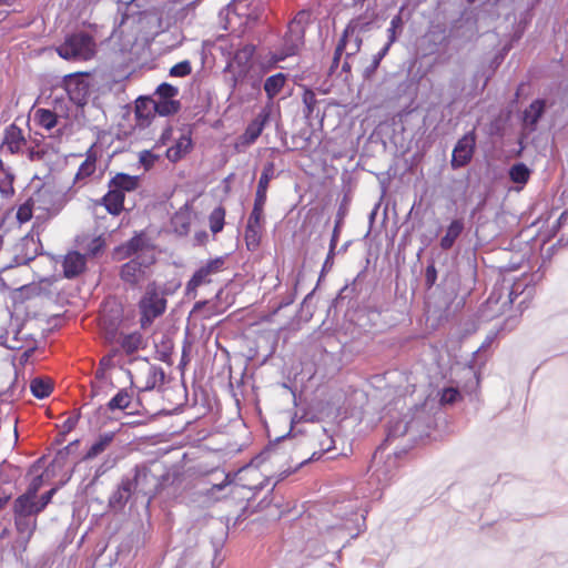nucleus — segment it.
<instances>
[{
    "label": "nucleus",
    "mask_w": 568,
    "mask_h": 568,
    "mask_svg": "<svg viewBox=\"0 0 568 568\" xmlns=\"http://www.w3.org/2000/svg\"><path fill=\"white\" fill-rule=\"evenodd\" d=\"M302 102L304 104L303 114L305 119L313 120L321 118V120H323V114H321L318 108L320 101L317 100L316 94L313 90L303 87Z\"/></svg>",
    "instance_id": "25"
},
{
    "label": "nucleus",
    "mask_w": 568,
    "mask_h": 568,
    "mask_svg": "<svg viewBox=\"0 0 568 568\" xmlns=\"http://www.w3.org/2000/svg\"><path fill=\"white\" fill-rule=\"evenodd\" d=\"M287 75L278 72L268 77L264 82V91L268 100H273L284 88Z\"/></svg>",
    "instance_id": "31"
},
{
    "label": "nucleus",
    "mask_w": 568,
    "mask_h": 568,
    "mask_svg": "<svg viewBox=\"0 0 568 568\" xmlns=\"http://www.w3.org/2000/svg\"><path fill=\"white\" fill-rule=\"evenodd\" d=\"M229 476L221 484L213 485L209 490L207 495L213 496L216 491H221L226 486L231 485L234 488L242 487L251 491L261 490L265 484L264 479L261 478L260 470L254 466H247L242 468L237 474L236 481H229Z\"/></svg>",
    "instance_id": "6"
},
{
    "label": "nucleus",
    "mask_w": 568,
    "mask_h": 568,
    "mask_svg": "<svg viewBox=\"0 0 568 568\" xmlns=\"http://www.w3.org/2000/svg\"><path fill=\"white\" fill-rule=\"evenodd\" d=\"M132 398L133 393L122 388L109 400L108 408L110 410L126 409L130 406Z\"/></svg>",
    "instance_id": "34"
},
{
    "label": "nucleus",
    "mask_w": 568,
    "mask_h": 568,
    "mask_svg": "<svg viewBox=\"0 0 568 568\" xmlns=\"http://www.w3.org/2000/svg\"><path fill=\"white\" fill-rule=\"evenodd\" d=\"M226 262V256H216L207 260L196 268L191 278L186 282L185 295L195 298L200 286L212 284L220 273L227 270Z\"/></svg>",
    "instance_id": "4"
},
{
    "label": "nucleus",
    "mask_w": 568,
    "mask_h": 568,
    "mask_svg": "<svg viewBox=\"0 0 568 568\" xmlns=\"http://www.w3.org/2000/svg\"><path fill=\"white\" fill-rule=\"evenodd\" d=\"M89 73L78 72L63 78V87L70 100L77 105H84L90 94Z\"/></svg>",
    "instance_id": "9"
},
{
    "label": "nucleus",
    "mask_w": 568,
    "mask_h": 568,
    "mask_svg": "<svg viewBox=\"0 0 568 568\" xmlns=\"http://www.w3.org/2000/svg\"><path fill=\"white\" fill-rule=\"evenodd\" d=\"M134 114L140 126L148 125L156 114L155 100L151 98H139L135 101Z\"/></svg>",
    "instance_id": "21"
},
{
    "label": "nucleus",
    "mask_w": 568,
    "mask_h": 568,
    "mask_svg": "<svg viewBox=\"0 0 568 568\" xmlns=\"http://www.w3.org/2000/svg\"><path fill=\"white\" fill-rule=\"evenodd\" d=\"M267 200V190L256 187L255 199L253 203V209L255 211L264 212V206Z\"/></svg>",
    "instance_id": "47"
},
{
    "label": "nucleus",
    "mask_w": 568,
    "mask_h": 568,
    "mask_svg": "<svg viewBox=\"0 0 568 568\" xmlns=\"http://www.w3.org/2000/svg\"><path fill=\"white\" fill-rule=\"evenodd\" d=\"M28 158L30 161L40 160L43 158V152L36 151L33 148L28 150Z\"/></svg>",
    "instance_id": "57"
},
{
    "label": "nucleus",
    "mask_w": 568,
    "mask_h": 568,
    "mask_svg": "<svg viewBox=\"0 0 568 568\" xmlns=\"http://www.w3.org/2000/svg\"><path fill=\"white\" fill-rule=\"evenodd\" d=\"M407 7L406 6H403L400 9H399V12L393 17V19L390 20V26L389 28L387 29V38H388V41L386 44L390 45L397 40V36L402 33L403 31V27H404V14H405V11H406Z\"/></svg>",
    "instance_id": "33"
},
{
    "label": "nucleus",
    "mask_w": 568,
    "mask_h": 568,
    "mask_svg": "<svg viewBox=\"0 0 568 568\" xmlns=\"http://www.w3.org/2000/svg\"><path fill=\"white\" fill-rule=\"evenodd\" d=\"M191 223L192 212L186 205L176 211L171 219V225L178 235H186L190 232Z\"/></svg>",
    "instance_id": "24"
},
{
    "label": "nucleus",
    "mask_w": 568,
    "mask_h": 568,
    "mask_svg": "<svg viewBox=\"0 0 568 568\" xmlns=\"http://www.w3.org/2000/svg\"><path fill=\"white\" fill-rule=\"evenodd\" d=\"M343 53H344L343 51H337V48L335 49L334 57H333V60H332V64L329 67V73L331 74L334 73L335 70L338 68L339 60H341Z\"/></svg>",
    "instance_id": "55"
},
{
    "label": "nucleus",
    "mask_w": 568,
    "mask_h": 568,
    "mask_svg": "<svg viewBox=\"0 0 568 568\" xmlns=\"http://www.w3.org/2000/svg\"><path fill=\"white\" fill-rule=\"evenodd\" d=\"M155 93L159 99L173 100V98L179 93V90L172 84L164 82L158 87Z\"/></svg>",
    "instance_id": "44"
},
{
    "label": "nucleus",
    "mask_w": 568,
    "mask_h": 568,
    "mask_svg": "<svg viewBox=\"0 0 568 568\" xmlns=\"http://www.w3.org/2000/svg\"><path fill=\"white\" fill-rule=\"evenodd\" d=\"M168 301L163 291L155 282L146 285L145 292L138 303L140 313V326L145 329L165 313Z\"/></svg>",
    "instance_id": "2"
},
{
    "label": "nucleus",
    "mask_w": 568,
    "mask_h": 568,
    "mask_svg": "<svg viewBox=\"0 0 568 568\" xmlns=\"http://www.w3.org/2000/svg\"><path fill=\"white\" fill-rule=\"evenodd\" d=\"M390 45L385 44L384 48L374 57L373 63H372V70H376L382 61V59L387 54Z\"/></svg>",
    "instance_id": "53"
},
{
    "label": "nucleus",
    "mask_w": 568,
    "mask_h": 568,
    "mask_svg": "<svg viewBox=\"0 0 568 568\" xmlns=\"http://www.w3.org/2000/svg\"><path fill=\"white\" fill-rule=\"evenodd\" d=\"M155 262V254L136 255L121 265L119 276L121 281L130 287H140L141 284L151 275V267Z\"/></svg>",
    "instance_id": "5"
},
{
    "label": "nucleus",
    "mask_w": 568,
    "mask_h": 568,
    "mask_svg": "<svg viewBox=\"0 0 568 568\" xmlns=\"http://www.w3.org/2000/svg\"><path fill=\"white\" fill-rule=\"evenodd\" d=\"M124 200L125 194L110 187V190L100 200L94 202V206H104L109 214L118 216L124 210Z\"/></svg>",
    "instance_id": "17"
},
{
    "label": "nucleus",
    "mask_w": 568,
    "mask_h": 568,
    "mask_svg": "<svg viewBox=\"0 0 568 568\" xmlns=\"http://www.w3.org/2000/svg\"><path fill=\"white\" fill-rule=\"evenodd\" d=\"M425 280L428 286H433L437 280V271L434 264L426 267Z\"/></svg>",
    "instance_id": "50"
},
{
    "label": "nucleus",
    "mask_w": 568,
    "mask_h": 568,
    "mask_svg": "<svg viewBox=\"0 0 568 568\" xmlns=\"http://www.w3.org/2000/svg\"><path fill=\"white\" fill-rule=\"evenodd\" d=\"M517 296V292L515 291V286L511 287L508 294V303H513Z\"/></svg>",
    "instance_id": "60"
},
{
    "label": "nucleus",
    "mask_w": 568,
    "mask_h": 568,
    "mask_svg": "<svg viewBox=\"0 0 568 568\" xmlns=\"http://www.w3.org/2000/svg\"><path fill=\"white\" fill-rule=\"evenodd\" d=\"M459 396V392L457 388L454 387H447L444 388L440 395V403L442 404H453L457 400Z\"/></svg>",
    "instance_id": "49"
},
{
    "label": "nucleus",
    "mask_w": 568,
    "mask_h": 568,
    "mask_svg": "<svg viewBox=\"0 0 568 568\" xmlns=\"http://www.w3.org/2000/svg\"><path fill=\"white\" fill-rule=\"evenodd\" d=\"M362 47V38L356 33V27L349 23L337 44V51H343L346 58L355 55Z\"/></svg>",
    "instance_id": "15"
},
{
    "label": "nucleus",
    "mask_w": 568,
    "mask_h": 568,
    "mask_svg": "<svg viewBox=\"0 0 568 568\" xmlns=\"http://www.w3.org/2000/svg\"><path fill=\"white\" fill-rule=\"evenodd\" d=\"M203 313V318H210L216 314L213 306L210 305L209 301H199L192 308V314Z\"/></svg>",
    "instance_id": "45"
},
{
    "label": "nucleus",
    "mask_w": 568,
    "mask_h": 568,
    "mask_svg": "<svg viewBox=\"0 0 568 568\" xmlns=\"http://www.w3.org/2000/svg\"><path fill=\"white\" fill-rule=\"evenodd\" d=\"M342 69H343V71H345V72H349V71H351L352 65H351V63L347 61V59L344 61V63H343V65H342Z\"/></svg>",
    "instance_id": "61"
},
{
    "label": "nucleus",
    "mask_w": 568,
    "mask_h": 568,
    "mask_svg": "<svg viewBox=\"0 0 568 568\" xmlns=\"http://www.w3.org/2000/svg\"><path fill=\"white\" fill-rule=\"evenodd\" d=\"M508 174L511 182L519 184V190H521L528 183L531 171L525 163L519 162L510 166Z\"/></svg>",
    "instance_id": "32"
},
{
    "label": "nucleus",
    "mask_w": 568,
    "mask_h": 568,
    "mask_svg": "<svg viewBox=\"0 0 568 568\" xmlns=\"http://www.w3.org/2000/svg\"><path fill=\"white\" fill-rule=\"evenodd\" d=\"M267 112H260L246 126L245 131L235 140L234 150L237 153L245 152L262 134L268 121Z\"/></svg>",
    "instance_id": "10"
},
{
    "label": "nucleus",
    "mask_w": 568,
    "mask_h": 568,
    "mask_svg": "<svg viewBox=\"0 0 568 568\" xmlns=\"http://www.w3.org/2000/svg\"><path fill=\"white\" fill-rule=\"evenodd\" d=\"M225 209L220 205L215 207L209 216L210 230L213 234L220 233L225 224Z\"/></svg>",
    "instance_id": "36"
},
{
    "label": "nucleus",
    "mask_w": 568,
    "mask_h": 568,
    "mask_svg": "<svg viewBox=\"0 0 568 568\" xmlns=\"http://www.w3.org/2000/svg\"><path fill=\"white\" fill-rule=\"evenodd\" d=\"M305 32L303 29L288 23L287 31L283 38V52L275 59L276 62L294 55L304 42Z\"/></svg>",
    "instance_id": "14"
},
{
    "label": "nucleus",
    "mask_w": 568,
    "mask_h": 568,
    "mask_svg": "<svg viewBox=\"0 0 568 568\" xmlns=\"http://www.w3.org/2000/svg\"><path fill=\"white\" fill-rule=\"evenodd\" d=\"M255 52L256 47L246 43L236 49L227 61L224 72L229 74V85L233 91L248 81L252 82L253 88L258 85L261 77L253 75Z\"/></svg>",
    "instance_id": "1"
},
{
    "label": "nucleus",
    "mask_w": 568,
    "mask_h": 568,
    "mask_svg": "<svg viewBox=\"0 0 568 568\" xmlns=\"http://www.w3.org/2000/svg\"><path fill=\"white\" fill-rule=\"evenodd\" d=\"M105 241L102 236H95L89 241V243L85 245L84 251L85 254L90 256H97L99 253H101L104 250Z\"/></svg>",
    "instance_id": "42"
},
{
    "label": "nucleus",
    "mask_w": 568,
    "mask_h": 568,
    "mask_svg": "<svg viewBox=\"0 0 568 568\" xmlns=\"http://www.w3.org/2000/svg\"><path fill=\"white\" fill-rule=\"evenodd\" d=\"M55 493H57V488H51L49 491H47L45 494H43L41 496V499L38 503L39 511H42L47 507V505L51 501V499Z\"/></svg>",
    "instance_id": "52"
},
{
    "label": "nucleus",
    "mask_w": 568,
    "mask_h": 568,
    "mask_svg": "<svg viewBox=\"0 0 568 568\" xmlns=\"http://www.w3.org/2000/svg\"><path fill=\"white\" fill-rule=\"evenodd\" d=\"M34 210H36V206L30 196L22 204H20L17 209L16 219H17L18 223L20 225L28 223L32 219Z\"/></svg>",
    "instance_id": "38"
},
{
    "label": "nucleus",
    "mask_w": 568,
    "mask_h": 568,
    "mask_svg": "<svg viewBox=\"0 0 568 568\" xmlns=\"http://www.w3.org/2000/svg\"><path fill=\"white\" fill-rule=\"evenodd\" d=\"M164 372L161 367L144 364L138 373L131 374V385L138 389V392H148L154 389L156 386L164 383Z\"/></svg>",
    "instance_id": "8"
},
{
    "label": "nucleus",
    "mask_w": 568,
    "mask_h": 568,
    "mask_svg": "<svg viewBox=\"0 0 568 568\" xmlns=\"http://www.w3.org/2000/svg\"><path fill=\"white\" fill-rule=\"evenodd\" d=\"M310 20L311 12L307 10H301L288 23L300 29H303V31L305 32V27L310 23Z\"/></svg>",
    "instance_id": "46"
},
{
    "label": "nucleus",
    "mask_w": 568,
    "mask_h": 568,
    "mask_svg": "<svg viewBox=\"0 0 568 568\" xmlns=\"http://www.w3.org/2000/svg\"><path fill=\"white\" fill-rule=\"evenodd\" d=\"M193 149L191 134H182L175 143L166 150V158L172 163H176L189 154Z\"/></svg>",
    "instance_id": "22"
},
{
    "label": "nucleus",
    "mask_w": 568,
    "mask_h": 568,
    "mask_svg": "<svg viewBox=\"0 0 568 568\" xmlns=\"http://www.w3.org/2000/svg\"><path fill=\"white\" fill-rule=\"evenodd\" d=\"M41 485H42L41 477L33 478V480L31 481V484L28 487V490L24 494L32 498H36Z\"/></svg>",
    "instance_id": "51"
},
{
    "label": "nucleus",
    "mask_w": 568,
    "mask_h": 568,
    "mask_svg": "<svg viewBox=\"0 0 568 568\" xmlns=\"http://www.w3.org/2000/svg\"><path fill=\"white\" fill-rule=\"evenodd\" d=\"M55 52L64 60L88 61L94 57L97 45L92 36L81 31L67 36Z\"/></svg>",
    "instance_id": "3"
},
{
    "label": "nucleus",
    "mask_w": 568,
    "mask_h": 568,
    "mask_svg": "<svg viewBox=\"0 0 568 568\" xmlns=\"http://www.w3.org/2000/svg\"><path fill=\"white\" fill-rule=\"evenodd\" d=\"M264 212L252 210L244 232V240L248 251L253 252L260 247L264 232Z\"/></svg>",
    "instance_id": "13"
},
{
    "label": "nucleus",
    "mask_w": 568,
    "mask_h": 568,
    "mask_svg": "<svg viewBox=\"0 0 568 568\" xmlns=\"http://www.w3.org/2000/svg\"><path fill=\"white\" fill-rule=\"evenodd\" d=\"M118 343L120 344L122 351L126 355L134 354L139 349L144 348V338L140 332H133L130 334H121L119 336Z\"/></svg>",
    "instance_id": "28"
},
{
    "label": "nucleus",
    "mask_w": 568,
    "mask_h": 568,
    "mask_svg": "<svg viewBox=\"0 0 568 568\" xmlns=\"http://www.w3.org/2000/svg\"><path fill=\"white\" fill-rule=\"evenodd\" d=\"M159 156L156 154H153L151 151L149 150H144L140 153V163L142 164V166L145 169V170H150L154 164L155 162L158 161Z\"/></svg>",
    "instance_id": "48"
},
{
    "label": "nucleus",
    "mask_w": 568,
    "mask_h": 568,
    "mask_svg": "<svg viewBox=\"0 0 568 568\" xmlns=\"http://www.w3.org/2000/svg\"><path fill=\"white\" fill-rule=\"evenodd\" d=\"M139 178L126 173H116L109 182V187L118 190V192L125 194V192L135 191L139 187Z\"/></svg>",
    "instance_id": "26"
},
{
    "label": "nucleus",
    "mask_w": 568,
    "mask_h": 568,
    "mask_svg": "<svg viewBox=\"0 0 568 568\" xmlns=\"http://www.w3.org/2000/svg\"><path fill=\"white\" fill-rule=\"evenodd\" d=\"M248 3L247 2H229L226 6V13L235 14L239 17H245V23L250 20L256 19V17H252L251 13L247 12Z\"/></svg>",
    "instance_id": "40"
},
{
    "label": "nucleus",
    "mask_w": 568,
    "mask_h": 568,
    "mask_svg": "<svg viewBox=\"0 0 568 568\" xmlns=\"http://www.w3.org/2000/svg\"><path fill=\"white\" fill-rule=\"evenodd\" d=\"M275 165L273 162L265 163L261 173L257 187L267 190L271 180L274 178Z\"/></svg>",
    "instance_id": "41"
},
{
    "label": "nucleus",
    "mask_w": 568,
    "mask_h": 568,
    "mask_svg": "<svg viewBox=\"0 0 568 568\" xmlns=\"http://www.w3.org/2000/svg\"><path fill=\"white\" fill-rule=\"evenodd\" d=\"M464 221L462 219L453 220L446 229L445 235L440 239V247L445 251L453 247L456 240L464 231Z\"/></svg>",
    "instance_id": "29"
},
{
    "label": "nucleus",
    "mask_w": 568,
    "mask_h": 568,
    "mask_svg": "<svg viewBox=\"0 0 568 568\" xmlns=\"http://www.w3.org/2000/svg\"><path fill=\"white\" fill-rule=\"evenodd\" d=\"M27 144V140L23 136L22 130L16 125L10 124L6 128L2 140V148L9 151L11 154H16L22 151V148Z\"/></svg>",
    "instance_id": "16"
},
{
    "label": "nucleus",
    "mask_w": 568,
    "mask_h": 568,
    "mask_svg": "<svg viewBox=\"0 0 568 568\" xmlns=\"http://www.w3.org/2000/svg\"><path fill=\"white\" fill-rule=\"evenodd\" d=\"M141 476L145 477L146 474L136 470L133 479H130V478L122 479L116 491L113 494V496L111 498V504L124 506L126 504V501L130 499L133 490L136 488L138 481L141 478Z\"/></svg>",
    "instance_id": "18"
},
{
    "label": "nucleus",
    "mask_w": 568,
    "mask_h": 568,
    "mask_svg": "<svg viewBox=\"0 0 568 568\" xmlns=\"http://www.w3.org/2000/svg\"><path fill=\"white\" fill-rule=\"evenodd\" d=\"M31 199L36 210L42 212L41 217L57 215L65 204L63 195L48 187L38 189Z\"/></svg>",
    "instance_id": "7"
},
{
    "label": "nucleus",
    "mask_w": 568,
    "mask_h": 568,
    "mask_svg": "<svg viewBox=\"0 0 568 568\" xmlns=\"http://www.w3.org/2000/svg\"><path fill=\"white\" fill-rule=\"evenodd\" d=\"M38 503L34 498L23 494L19 496L14 501V514L17 517H29L33 514H39Z\"/></svg>",
    "instance_id": "30"
},
{
    "label": "nucleus",
    "mask_w": 568,
    "mask_h": 568,
    "mask_svg": "<svg viewBox=\"0 0 568 568\" xmlns=\"http://www.w3.org/2000/svg\"><path fill=\"white\" fill-rule=\"evenodd\" d=\"M337 241H338V232H337V227H335L334 234H333V236L331 239V243H329V246H332V251H335Z\"/></svg>",
    "instance_id": "59"
},
{
    "label": "nucleus",
    "mask_w": 568,
    "mask_h": 568,
    "mask_svg": "<svg viewBox=\"0 0 568 568\" xmlns=\"http://www.w3.org/2000/svg\"><path fill=\"white\" fill-rule=\"evenodd\" d=\"M334 255H335V251H332V246H329V251H328L327 258H326L325 263H327L331 258H333Z\"/></svg>",
    "instance_id": "62"
},
{
    "label": "nucleus",
    "mask_w": 568,
    "mask_h": 568,
    "mask_svg": "<svg viewBox=\"0 0 568 568\" xmlns=\"http://www.w3.org/2000/svg\"><path fill=\"white\" fill-rule=\"evenodd\" d=\"M192 72V65L189 60H183L176 64H174L170 69V75L171 77H178V78H184Z\"/></svg>",
    "instance_id": "43"
},
{
    "label": "nucleus",
    "mask_w": 568,
    "mask_h": 568,
    "mask_svg": "<svg viewBox=\"0 0 568 568\" xmlns=\"http://www.w3.org/2000/svg\"><path fill=\"white\" fill-rule=\"evenodd\" d=\"M30 389L34 397L42 399L50 396L53 385L50 379L37 377L31 381Z\"/></svg>",
    "instance_id": "35"
},
{
    "label": "nucleus",
    "mask_w": 568,
    "mask_h": 568,
    "mask_svg": "<svg viewBox=\"0 0 568 568\" xmlns=\"http://www.w3.org/2000/svg\"><path fill=\"white\" fill-rule=\"evenodd\" d=\"M36 120L38 124L47 130L53 129L58 123V116L48 109H38L36 111Z\"/></svg>",
    "instance_id": "37"
},
{
    "label": "nucleus",
    "mask_w": 568,
    "mask_h": 568,
    "mask_svg": "<svg viewBox=\"0 0 568 568\" xmlns=\"http://www.w3.org/2000/svg\"><path fill=\"white\" fill-rule=\"evenodd\" d=\"M156 114L162 116L172 115L179 112L181 103L178 100L159 99L155 101Z\"/></svg>",
    "instance_id": "39"
},
{
    "label": "nucleus",
    "mask_w": 568,
    "mask_h": 568,
    "mask_svg": "<svg viewBox=\"0 0 568 568\" xmlns=\"http://www.w3.org/2000/svg\"><path fill=\"white\" fill-rule=\"evenodd\" d=\"M78 422H79V416H69L63 422V425H62L63 430L67 433L71 432L72 429L75 428Z\"/></svg>",
    "instance_id": "54"
},
{
    "label": "nucleus",
    "mask_w": 568,
    "mask_h": 568,
    "mask_svg": "<svg viewBox=\"0 0 568 568\" xmlns=\"http://www.w3.org/2000/svg\"><path fill=\"white\" fill-rule=\"evenodd\" d=\"M322 436L325 437L327 445L324 446L323 443L321 444V453L331 450L333 448V439L326 435L325 430L322 432Z\"/></svg>",
    "instance_id": "56"
},
{
    "label": "nucleus",
    "mask_w": 568,
    "mask_h": 568,
    "mask_svg": "<svg viewBox=\"0 0 568 568\" xmlns=\"http://www.w3.org/2000/svg\"><path fill=\"white\" fill-rule=\"evenodd\" d=\"M103 374H104V369H103V368H101V367H99V368L97 369V372H95V376H97V377H102V376H103Z\"/></svg>",
    "instance_id": "63"
},
{
    "label": "nucleus",
    "mask_w": 568,
    "mask_h": 568,
    "mask_svg": "<svg viewBox=\"0 0 568 568\" xmlns=\"http://www.w3.org/2000/svg\"><path fill=\"white\" fill-rule=\"evenodd\" d=\"M10 496L0 489V510L6 506Z\"/></svg>",
    "instance_id": "58"
},
{
    "label": "nucleus",
    "mask_w": 568,
    "mask_h": 568,
    "mask_svg": "<svg viewBox=\"0 0 568 568\" xmlns=\"http://www.w3.org/2000/svg\"><path fill=\"white\" fill-rule=\"evenodd\" d=\"M476 148V133L471 130L465 133L456 143L452 155V168L459 169L467 165L474 155Z\"/></svg>",
    "instance_id": "12"
},
{
    "label": "nucleus",
    "mask_w": 568,
    "mask_h": 568,
    "mask_svg": "<svg viewBox=\"0 0 568 568\" xmlns=\"http://www.w3.org/2000/svg\"><path fill=\"white\" fill-rule=\"evenodd\" d=\"M141 254H155L154 246L144 232L136 233L115 248L119 260L132 258Z\"/></svg>",
    "instance_id": "11"
},
{
    "label": "nucleus",
    "mask_w": 568,
    "mask_h": 568,
    "mask_svg": "<svg viewBox=\"0 0 568 568\" xmlns=\"http://www.w3.org/2000/svg\"><path fill=\"white\" fill-rule=\"evenodd\" d=\"M171 132H172V129H171V128L166 129V130L164 131V133L162 134V139H165L168 135H170V134H171Z\"/></svg>",
    "instance_id": "64"
},
{
    "label": "nucleus",
    "mask_w": 568,
    "mask_h": 568,
    "mask_svg": "<svg viewBox=\"0 0 568 568\" xmlns=\"http://www.w3.org/2000/svg\"><path fill=\"white\" fill-rule=\"evenodd\" d=\"M114 432H108L98 436L84 454V459H93L104 453L113 443Z\"/></svg>",
    "instance_id": "27"
},
{
    "label": "nucleus",
    "mask_w": 568,
    "mask_h": 568,
    "mask_svg": "<svg viewBox=\"0 0 568 568\" xmlns=\"http://www.w3.org/2000/svg\"><path fill=\"white\" fill-rule=\"evenodd\" d=\"M546 110V101L537 99L532 101L528 108L523 112V125L528 129L529 132H534L537 129L538 121L544 115Z\"/></svg>",
    "instance_id": "19"
},
{
    "label": "nucleus",
    "mask_w": 568,
    "mask_h": 568,
    "mask_svg": "<svg viewBox=\"0 0 568 568\" xmlns=\"http://www.w3.org/2000/svg\"><path fill=\"white\" fill-rule=\"evenodd\" d=\"M94 146V144L91 145L85 152V160L80 164L75 173V182H84L88 178L94 174L98 161V154Z\"/></svg>",
    "instance_id": "23"
},
{
    "label": "nucleus",
    "mask_w": 568,
    "mask_h": 568,
    "mask_svg": "<svg viewBox=\"0 0 568 568\" xmlns=\"http://www.w3.org/2000/svg\"><path fill=\"white\" fill-rule=\"evenodd\" d=\"M85 256L79 252H69L63 260V274L67 278H73L85 270Z\"/></svg>",
    "instance_id": "20"
}]
</instances>
